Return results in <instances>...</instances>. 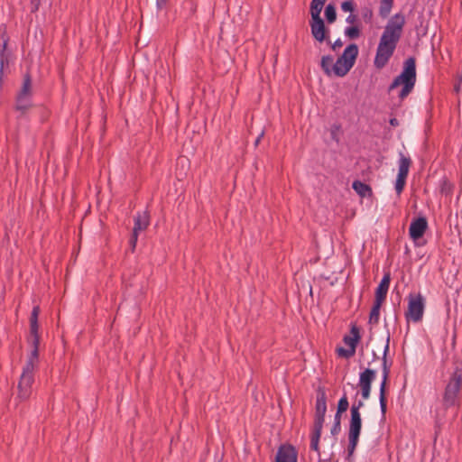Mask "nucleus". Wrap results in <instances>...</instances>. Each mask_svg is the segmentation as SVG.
Listing matches in <instances>:
<instances>
[{"label": "nucleus", "instance_id": "f257e3e1", "mask_svg": "<svg viewBox=\"0 0 462 462\" xmlns=\"http://www.w3.org/2000/svg\"><path fill=\"white\" fill-rule=\"evenodd\" d=\"M404 25L405 17L402 14H394L388 21L380 37L374 60V65L377 69L384 68L393 55L402 38Z\"/></svg>", "mask_w": 462, "mask_h": 462}, {"label": "nucleus", "instance_id": "f03ea898", "mask_svg": "<svg viewBox=\"0 0 462 462\" xmlns=\"http://www.w3.org/2000/svg\"><path fill=\"white\" fill-rule=\"evenodd\" d=\"M416 83V59L409 57L403 62L402 71L390 84L388 91L395 89L399 86H402L398 94L401 101L404 100L413 90Z\"/></svg>", "mask_w": 462, "mask_h": 462}, {"label": "nucleus", "instance_id": "7ed1b4c3", "mask_svg": "<svg viewBox=\"0 0 462 462\" xmlns=\"http://www.w3.org/2000/svg\"><path fill=\"white\" fill-rule=\"evenodd\" d=\"M462 388V368L456 367L449 377L443 393V406L445 409L455 406L459 400V393Z\"/></svg>", "mask_w": 462, "mask_h": 462}, {"label": "nucleus", "instance_id": "20e7f679", "mask_svg": "<svg viewBox=\"0 0 462 462\" xmlns=\"http://www.w3.org/2000/svg\"><path fill=\"white\" fill-rule=\"evenodd\" d=\"M425 299L420 293H410L408 296V308L405 311L407 321L420 322L424 314Z\"/></svg>", "mask_w": 462, "mask_h": 462}, {"label": "nucleus", "instance_id": "39448f33", "mask_svg": "<svg viewBox=\"0 0 462 462\" xmlns=\"http://www.w3.org/2000/svg\"><path fill=\"white\" fill-rule=\"evenodd\" d=\"M389 344H390V334L386 337V342L383 349V380L380 385V394H379V401H380V408L381 412L383 416L385 415L387 411V399H386V386L387 382L390 375V368L391 364L388 365L387 363V354L389 352Z\"/></svg>", "mask_w": 462, "mask_h": 462}, {"label": "nucleus", "instance_id": "423d86ee", "mask_svg": "<svg viewBox=\"0 0 462 462\" xmlns=\"http://www.w3.org/2000/svg\"><path fill=\"white\" fill-rule=\"evenodd\" d=\"M327 412V395L324 388L319 387L315 405L314 426L323 427Z\"/></svg>", "mask_w": 462, "mask_h": 462}, {"label": "nucleus", "instance_id": "0eeeda50", "mask_svg": "<svg viewBox=\"0 0 462 462\" xmlns=\"http://www.w3.org/2000/svg\"><path fill=\"white\" fill-rule=\"evenodd\" d=\"M411 164V160L409 157L404 156L402 153H400L399 171L395 181V190L398 195H401L403 191Z\"/></svg>", "mask_w": 462, "mask_h": 462}, {"label": "nucleus", "instance_id": "6e6552de", "mask_svg": "<svg viewBox=\"0 0 462 462\" xmlns=\"http://www.w3.org/2000/svg\"><path fill=\"white\" fill-rule=\"evenodd\" d=\"M32 383L33 371L23 369V373L18 383V397L22 401H25L31 396Z\"/></svg>", "mask_w": 462, "mask_h": 462}, {"label": "nucleus", "instance_id": "1a4fd4ad", "mask_svg": "<svg viewBox=\"0 0 462 462\" xmlns=\"http://www.w3.org/2000/svg\"><path fill=\"white\" fill-rule=\"evenodd\" d=\"M364 406L363 401H358L351 406V419L349 423L348 436H360L362 428V419L360 414V409Z\"/></svg>", "mask_w": 462, "mask_h": 462}, {"label": "nucleus", "instance_id": "9d476101", "mask_svg": "<svg viewBox=\"0 0 462 462\" xmlns=\"http://www.w3.org/2000/svg\"><path fill=\"white\" fill-rule=\"evenodd\" d=\"M376 373L374 370L366 368L360 374L359 386L361 389V394L364 400H367L371 393V384L374 380Z\"/></svg>", "mask_w": 462, "mask_h": 462}, {"label": "nucleus", "instance_id": "9b49d317", "mask_svg": "<svg viewBox=\"0 0 462 462\" xmlns=\"http://www.w3.org/2000/svg\"><path fill=\"white\" fill-rule=\"evenodd\" d=\"M311 34L313 38L322 42L324 41H327L328 43H330V41L328 37V34L329 32L328 29L325 26V23L323 19H318V20H311L310 22Z\"/></svg>", "mask_w": 462, "mask_h": 462}, {"label": "nucleus", "instance_id": "f8f14e48", "mask_svg": "<svg viewBox=\"0 0 462 462\" xmlns=\"http://www.w3.org/2000/svg\"><path fill=\"white\" fill-rule=\"evenodd\" d=\"M298 454L291 445H282L276 453L275 462H297Z\"/></svg>", "mask_w": 462, "mask_h": 462}, {"label": "nucleus", "instance_id": "ddd939ff", "mask_svg": "<svg viewBox=\"0 0 462 462\" xmlns=\"http://www.w3.org/2000/svg\"><path fill=\"white\" fill-rule=\"evenodd\" d=\"M428 228V222L424 217L411 221L409 228L410 236L415 241L421 238Z\"/></svg>", "mask_w": 462, "mask_h": 462}, {"label": "nucleus", "instance_id": "4468645a", "mask_svg": "<svg viewBox=\"0 0 462 462\" xmlns=\"http://www.w3.org/2000/svg\"><path fill=\"white\" fill-rule=\"evenodd\" d=\"M29 342L32 346V350L23 369L34 372L38 363L40 337H30Z\"/></svg>", "mask_w": 462, "mask_h": 462}, {"label": "nucleus", "instance_id": "2eb2a0df", "mask_svg": "<svg viewBox=\"0 0 462 462\" xmlns=\"http://www.w3.org/2000/svg\"><path fill=\"white\" fill-rule=\"evenodd\" d=\"M358 56V47L356 43L349 44L342 55L338 57L346 67H349V70L353 68L356 60Z\"/></svg>", "mask_w": 462, "mask_h": 462}, {"label": "nucleus", "instance_id": "dca6fc26", "mask_svg": "<svg viewBox=\"0 0 462 462\" xmlns=\"http://www.w3.org/2000/svg\"><path fill=\"white\" fill-rule=\"evenodd\" d=\"M390 282H391V274L388 272V273H384V275H383V279L381 280L378 287L376 288L374 301H378V302L383 303V301L385 300L386 296H387V292H388V290H389Z\"/></svg>", "mask_w": 462, "mask_h": 462}, {"label": "nucleus", "instance_id": "f3484780", "mask_svg": "<svg viewBox=\"0 0 462 462\" xmlns=\"http://www.w3.org/2000/svg\"><path fill=\"white\" fill-rule=\"evenodd\" d=\"M350 332L352 336H345L343 341L349 346L350 350L354 349V352H356V346L361 338L359 328L356 325H353Z\"/></svg>", "mask_w": 462, "mask_h": 462}, {"label": "nucleus", "instance_id": "a211bd4d", "mask_svg": "<svg viewBox=\"0 0 462 462\" xmlns=\"http://www.w3.org/2000/svg\"><path fill=\"white\" fill-rule=\"evenodd\" d=\"M41 312L40 307L34 306L32 308L31 316H30V335L31 337H40L38 330H39V324H38V318L39 314Z\"/></svg>", "mask_w": 462, "mask_h": 462}, {"label": "nucleus", "instance_id": "6ab92c4d", "mask_svg": "<svg viewBox=\"0 0 462 462\" xmlns=\"http://www.w3.org/2000/svg\"><path fill=\"white\" fill-rule=\"evenodd\" d=\"M321 426H313V431L310 438V449L314 450L318 453V456L319 457V439L322 432Z\"/></svg>", "mask_w": 462, "mask_h": 462}, {"label": "nucleus", "instance_id": "aec40b11", "mask_svg": "<svg viewBox=\"0 0 462 462\" xmlns=\"http://www.w3.org/2000/svg\"><path fill=\"white\" fill-rule=\"evenodd\" d=\"M149 226V216L144 212L143 214H138L134 217V226L133 231L139 233L144 230Z\"/></svg>", "mask_w": 462, "mask_h": 462}, {"label": "nucleus", "instance_id": "412c9836", "mask_svg": "<svg viewBox=\"0 0 462 462\" xmlns=\"http://www.w3.org/2000/svg\"><path fill=\"white\" fill-rule=\"evenodd\" d=\"M352 188L362 198L372 195L371 187L360 180H355L352 184Z\"/></svg>", "mask_w": 462, "mask_h": 462}, {"label": "nucleus", "instance_id": "4be33fe9", "mask_svg": "<svg viewBox=\"0 0 462 462\" xmlns=\"http://www.w3.org/2000/svg\"><path fill=\"white\" fill-rule=\"evenodd\" d=\"M333 64L334 59L332 56L326 55L321 58L320 66L326 75L331 76L333 74Z\"/></svg>", "mask_w": 462, "mask_h": 462}, {"label": "nucleus", "instance_id": "5701e85b", "mask_svg": "<svg viewBox=\"0 0 462 462\" xmlns=\"http://www.w3.org/2000/svg\"><path fill=\"white\" fill-rule=\"evenodd\" d=\"M382 302L374 301V305L371 309L368 323L370 325H376L379 322L380 318V309L382 307Z\"/></svg>", "mask_w": 462, "mask_h": 462}, {"label": "nucleus", "instance_id": "b1692460", "mask_svg": "<svg viewBox=\"0 0 462 462\" xmlns=\"http://www.w3.org/2000/svg\"><path fill=\"white\" fill-rule=\"evenodd\" d=\"M349 72V67L337 58V61L333 64V74L337 77H344Z\"/></svg>", "mask_w": 462, "mask_h": 462}, {"label": "nucleus", "instance_id": "393cba45", "mask_svg": "<svg viewBox=\"0 0 462 462\" xmlns=\"http://www.w3.org/2000/svg\"><path fill=\"white\" fill-rule=\"evenodd\" d=\"M31 99L28 97L17 96L16 97V109L22 114H24L31 107Z\"/></svg>", "mask_w": 462, "mask_h": 462}, {"label": "nucleus", "instance_id": "a878e982", "mask_svg": "<svg viewBox=\"0 0 462 462\" xmlns=\"http://www.w3.org/2000/svg\"><path fill=\"white\" fill-rule=\"evenodd\" d=\"M393 5V0H380L379 15L386 18L391 13Z\"/></svg>", "mask_w": 462, "mask_h": 462}, {"label": "nucleus", "instance_id": "bb28decb", "mask_svg": "<svg viewBox=\"0 0 462 462\" xmlns=\"http://www.w3.org/2000/svg\"><path fill=\"white\" fill-rule=\"evenodd\" d=\"M32 79L31 76L27 73L23 78L22 88L17 96L21 97H31Z\"/></svg>", "mask_w": 462, "mask_h": 462}, {"label": "nucleus", "instance_id": "cd10ccee", "mask_svg": "<svg viewBox=\"0 0 462 462\" xmlns=\"http://www.w3.org/2000/svg\"><path fill=\"white\" fill-rule=\"evenodd\" d=\"M322 8H323V5H319V4L316 3V2L311 1V3H310V15H311V20L321 19L320 13L322 11Z\"/></svg>", "mask_w": 462, "mask_h": 462}, {"label": "nucleus", "instance_id": "c85d7f7f", "mask_svg": "<svg viewBox=\"0 0 462 462\" xmlns=\"http://www.w3.org/2000/svg\"><path fill=\"white\" fill-rule=\"evenodd\" d=\"M325 15L328 23H334L337 19V12L335 6L330 4L328 5L325 9Z\"/></svg>", "mask_w": 462, "mask_h": 462}, {"label": "nucleus", "instance_id": "c756f323", "mask_svg": "<svg viewBox=\"0 0 462 462\" xmlns=\"http://www.w3.org/2000/svg\"><path fill=\"white\" fill-rule=\"evenodd\" d=\"M345 34L349 39H356L360 36V29L357 25L346 27L345 29Z\"/></svg>", "mask_w": 462, "mask_h": 462}, {"label": "nucleus", "instance_id": "7c9ffc66", "mask_svg": "<svg viewBox=\"0 0 462 462\" xmlns=\"http://www.w3.org/2000/svg\"><path fill=\"white\" fill-rule=\"evenodd\" d=\"M361 15L364 19V21L367 23H372L374 13L371 7L369 6H364L361 8Z\"/></svg>", "mask_w": 462, "mask_h": 462}, {"label": "nucleus", "instance_id": "2f4dec72", "mask_svg": "<svg viewBox=\"0 0 462 462\" xmlns=\"http://www.w3.org/2000/svg\"><path fill=\"white\" fill-rule=\"evenodd\" d=\"M358 440H359V437L357 436H348V447H347V451H348V456H352L356 446H357V443H358Z\"/></svg>", "mask_w": 462, "mask_h": 462}, {"label": "nucleus", "instance_id": "473e14b6", "mask_svg": "<svg viewBox=\"0 0 462 462\" xmlns=\"http://www.w3.org/2000/svg\"><path fill=\"white\" fill-rule=\"evenodd\" d=\"M349 403L346 394H344L338 401L337 410L338 413H343L348 409Z\"/></svg>", "mask_w": 462, "mask_h": 462}, {"label": "nucleus", "instance_id": "72a5a7b5", "mask_svg": "<svg viewBox=\"0 0 462 462\" xmlns=\"http://www.w3.org/2000/svg\"><path fill=\"white\" fill-rule=\"evenodd\" d=\"M337 353L341 357L349 358L353 356L356 352H354V349L350 350L349 348L346 349L344 347H338L337 348Z\"/></svg>", "mask_w": 462, "mask_h": 462}, {"label": "nucleus", "instance_id": "f704fd0d", "mask_svg": "<svg viewBox=\"0 0 462 462\" xmlns=\"http://www.w3.org/2000/svg\"><path fill=\"white\" fill-rule=\"evenodd\" d=\"M341 9L344 11V12H354L355 10V3L353 0H347V1H345L341 4Z\"/></svg>", "mask_w": 462, "mask_h": 462}, {"label": "nucleus", "instance_id": "c9c22d12", "mask_svg": "<svg viewBox=\"0 0 462 462\" xmlns=\"http://www.w3.org/2000/svg\"><path fill=\"white\" fill-rule=\"evenodd\" d=\"M441 192L448 195L452 192V186L451 184L447 180H444L441 184Z\"/></svg>", "mask_w": 462, "mask_h": 462}, {"label": "nucleus", "instance_id": "e433bc0d", "mask_svg": "<svg viewBox=\"0 0 462 462\" xmlns=\"http://www.w3.org/2000/svg\"><path fill=\"white\" fill-rule=\"evenodd\" d=\"M138 234L139 233H134V231H133V233L131 235V237L129 239V244L131 245L132 251H134L135 246H136V243H137V239H138Z\"/></svg>", "mask_w": 462, "mask_h": 462}, {"label": "nucleus", "instance_id": "4c0bfd02", "mask_svg": "<svg viewBox=\"0 0 462 462\" xmlns=\"http://www.w3.org/2000/svg\"><path fill=\"white\" fill-rule=\"evenodd\" d=\"M42 0H31V12L34 13L38 11Z\"/></svg>", "mask_w": 462, "mask_h": 462}, {"label": "nucleus", "instance_id": "58836bf2", "mask_svg": "<svg viewBox=\"0 0 462 462\" xmlns=\"http://www.w3.org/2000/svg\"><path fill=\"white\" fill-rule=\"evenodd\" d=\"M340 430H341V424L334 422V425L331 428V434L336 436L340 432Z\"/></svg>", "mask_w": 462, "mask_h": 462}, {"label": "nucleus", "instance_id": "ea45409f", "mask_svg": "<svg viewBox=\"0 0 462 462\" xmlns=\"http://www.w3.org/2000/svg\"><path fill=\"white\" fill-rule=\"evenodd\" d=\"M346 23H350V24H355L357 23L358 21V18L356 14H350L346 19Z\"/></svg>", "mask_w": 462, "mask_h": 462}, {"label": "nucleus", "instance_id": "a19ab883", "mask_svg": "<svg viewBox=\"0 0 462 462\" xmlns=\"http://www.w3.org/2000/svg\"><path fill=\"white\" fill-rule=\"evenodd\" d=\"M169 0H156V7L158 10H162L166 7Z\"/></svg>", "mask_w": 462, "mask_h": 462}, {"label": "nucleus", "instance_id": "79ce46f5", "mask_svg": "<svg viewBox=\"0 0 462 462\" xmlns=\"http://www.w3.org/2000/svg\"><path fill=\"white\" fill-rule=\"evenodd\" d=\"M343 46V42L340 39H337L334 42V43L331 45V48L333 51H336L337 49H339Z\"/></svg>", "mask_w": 462, "mask_h": 462}, {"label": "nucleus", "instance_id": "37998d69", "mask_svg": "<svg viewBox=\"0 0 462 462\" xmlns=\"http://www.w3.org/2000/svg\"><path fill=\"white\" fill-rule=\"evenodd\" d=\"M390 125L393 127H396L399 125V121L397 118L393 117V118H391L390 121H389Z\"/></svg>", "mask_w": 462, "mask_h": 462}, {"label": "nucleus", "instance_id": "c03bdc74", "mask_svg": "<svg viewBox=\"0 0 462 462\" xmlns=\"http://www.w3.org/2000/svg\"><path fill=\"white\" fill-rule=\"evenodd\" d=\"M341 414L342 413H338V411H337L336 415H335V420H334L335 423L341 424Z\"/></svg>", "mask_w": 462, "mask_h": 462}, {"label": "nucleus", "instance_id": "a18cd8bd", "mask_svg": "<svg viewBox=\"0 0 462 462\" xmlns=\"http://www.w3.org/2000/svg\"><path fill=\"white\" fill-rule=\"evenodd\" d=\"M263 132H262V133L258 135V137L256 138V140H255V142H254V145H255V146H257V145L259 144V143H260L261 139L263 138Z\"/></svg>", "mask_w": 462, "mask_h": 462}, {"label": "nucleus", "instance_id": "49530a36", "mask_svg": "<svg viewBox=\"0 0 462 462\" xmlns=\"http://www.w3.org/2000/svg\"><path fill=\"white\" fill-rule=\"evenodd\" d=\"M187 162V159L182 157L178 159V164L181 163L184 164Z\"/></svg>", "mask_w": 462, "mask_h": 462}, {"label": "nucleus", "instance_id": "de8ad7c7", "mask_svg": "<svg viewBox=\"0 0 462 462\" xmlns=\"http://www.w3.org/2000/svg\"><path fill=\"white\" fill-rule=\"evenodd\" d=\"M312 1L318 3V4L321 5H324V4H325V2L327 0H312Z\"/></svg>", "mask_w": 462, "mask_h": 462}, {"label": "nucleus", "instance_id": "09e8293b", "mask_svg": "<svg viewBox=\"0 0 462 462\" xmlns=\"http://www.w3.org/2000/svg\"><path fill=\"white\" fill-rule=\"evenodd\" d=\"M373 355H374V359L378 358V356H376V354H375L374 352V354H373Z\"/></svg>", "mask_w": 462, "mask_h": 462}]
</instances>
